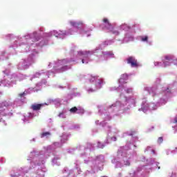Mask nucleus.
Returning a JSON list of instances; mask_svg holds the SVG:
<instances>
[{
    "label": "nucleus",
    "instance_id": "nucleus-1",
    "mask_svg": "<svg viewBox=\"0 0 177 177\" xmlns=\"http://www.w3.org/2000/svg\"><path fill=\"white\" fill-rule=\"evenodd\" d=\"M89 81L90 82H95V81H97V83H96L97 88L98 89H100V88H102V84H103V80L99 79V76L91 75Z\"/></svg>",
    "mask_w": 177,
    "mask_h": 177
},
{
    "label": "nucleus",
    "instance_id": "nucleus-2",
    "mask_svg": "<svg viewBox=\"0 0 177 177\" xmlns=\"http://www.w3.org/2000/svg\"><path fill=\"white\" fill-rule=\"evenodd\" d=\"M127 64H131V67H138L139 64H138V60L133 57H129L127 58Z\"/></svg>",
    "mask_w": 177,
    "mask_h": 177
},
{
    "label": "nucleus",
    "instance_id": "nucleus-3",
    "mask_svg": "<svg viewBox=\"0 0 177 177\" xmlns=\"http://www.w3.org/2000/svg\"><path fill=\"white\" fill-rule=\"evenodd\" d=\"M103 23L104 24L105 28L106 30H109V31H111L113 30V25L109 21V19L107 18H104L102 20Z\"/></svg>",
    "mask_w": 177,
    "mask_h": 177
},
{
    "label": "nucleus",
    "instance_id": "nucleus-4",
    "mask_svg": "<svg viewBox=\"0 0 177 177\" xmlns=\"http://www.w3.org/2000/svg\"><path fill=\"white\" fill-rule=\"evenodd\" d=\"M174 60V57L171 55H165V59H163V64H165V67L169 66V62H172Z\"/></svg>",
    "mask_w": 177,
    "mask_h": 177
},
{
    "label": "nucleus",
    "instance_id": "nucleus-5",
    "mask_svg": "<svg viewBox=\"0 0 177 177\" xmlns=\"http://www.w3.org/2000/svg\"><path fill=\"white\" fill-rule=\"evenodd\" d=\"M41 107H44V104H34L31 105L30 109H32L33 111H38L41 110Z\"/></svg>",
    "mask_w": 177,
    "mask_h": 177
},
{
    "label": "nucleus",
    "instance_id": "nucleus-6",
    "mask_svg": "<svg viewBox=\"0 0 177 177\" xmlns=\"http://www.w3.org/2000/svg\"><path fill=\"white\" fill-rule=\"evenodd\" d=\"M69 111L73 114H75V113H77V114H84V109H78L76 106L71 108Z\"/></svg>",
    "mask_w": 177,
    "mask_h": 177
},
{
    "label": "nucleus",
    "instance_id": "nucleus-7",
    "mask_svg": "<svg viewBox=\"0 0 177 177\" xmlns=\"http://www.w3.org/2000/svg\"><path fill=\"white\" fill-rule=\"evenodd\" d=\"M145 91H148L149 95H151V96H153V97H154V96H156V95H157V93L156 92V88H154L146 87Z\"/></svg>",
    "mask_w": 177,
    "mask_h": 177
},
{
    "label": "nucleus",
    "instance_id": "nucleus-8",
    "mask_svg": "<svg viewBox=\"0 0 177 177\" xmlns=\"http://www.w3.org/2000/svg\"><path fill=\"white\" fill-rule=\"evenodd\" d=\"M70 24L73 27H80L82 26V22L71 21Z\"/></svg>",
    "mask_w": 177,
    "mask_h": 177
},
{
    "label": "nucleus",
    "instance_id": "nucleus-9",
    "mask_svg": "<svg viewBox=\"0 0 177 177\" xmlns=\"http://www.w3.org/2000/svg\"><path fill=\"white\" fill-rule=\"evenodd\" d=\"M124 80H128L127 74H123L122 77L119 79V82H124Z\"/></svg>",
    "mask_w": 177,
    "mask_h": 177
},
{
    "label": "nucleus",
    "instance_id": "nucleus-10",
    "mask_svg": "<svg viewBox=\"0 0 177 177\" xmlns=\"http://www.w3.org/2000/svg\"><path fill=\"white\" fill-rule=\"evenodd\" d=\"M88 52L80 51L78 53L79 56H84V57H88Z\"/></svg>",
    "mask_w": 177,
    "mask_h": 177
},
{
    "label": "nucleus",
    "instance_id": "nucleus-11",
    "mask_svg": "<svg viewBox=\"0 0 177 177\" xmlns=\"http://www.w3.org/2000/svg\"><path fill=\"white\" fill-rule=\"evenodd\" d=\"M50 135V132L47 131L41 133V138H45V136H48Z\"/></svg>",
    "mask_w": 177,
    "mask_h": 177
},
{
    "label": "nucleus",
    "instance_id": "nucleus-12",
    "mask_svg": "<svg viewBox=\"0 0 177 177\" xmlns=\"http://www.w3.org/2000/svg\"><path fill=\"white\" fill-rule=\"evenodd\" d=\"M141 39L143 42H147V41L149 39V37H147V36L143 37L141 38Z\"/></svg>",
    "mask_w": 177,
    "mask_h": 177
},
{
    "label": "nucleus",
    "instance_id": "nucleus-13",
    "mask_svg": "<svg viewBox=\"0 0 177 177\" xmlns=\"http://www.w3.org/2000/svg\"><path fill=\"white\" fill-rule=\"evenodd\" d=\"M163 140H164L162 139V137H159L158 139V142L159 143H162Z\"/></svg>",
    "mask_w": 177,
    "mask_h": 177
},
{
    "label": "nucleus",
    "instance_id": "nucleus-14",
    "mask_svg": "<svg viewBox=\"0 0 177 177\" xmlns=\"http://www.w3.org/2000/svg\"><path fill=\"white\" fill-rule=\"evenodd\" d=\"M24 95H26V93H25V92L21 93H19V97H23V96H24Z\"/></svg>",
    "mask_w": 177,
    "mask_h": 177
},
{
    "label": "nucleus",
    "instance_id": "nucleus-15",
    "mask_svg": "<svg viewBox=\"0 0 177 177\" xmlns=\"http://www.w3.org/2000/svg\"><path fill=\"white\" fill-rule=\"evenodd\" d=\"M127 93H131L132 92V88H128L126 90Z\"/></svg>",
    "mask_w": 177,
    "mask_h": 177
},
{
    "label": "nucleus",
    "instance_id": "nucleus-16",
    "mask_svg": "<svg viewBox=\"0 0 177 177\" xmlns=\"http://www.w3.org/2000/svg\"><path fill=\"white\" fill-rule=\"evenodd\" d=\"M82 63H83V64H85V59H82Z\"/></svg>",
    "mask_w": 177,
    "mask_h": 177
},
{
    "label": "nucleus",
    "instance_id": "nucleus-17",
    "mask_svg": "<svg viewBox=\"0 0 177 177\" xmlns=\"http://www.w3.org/2000/svg\"><path fill=\"white\" fill-rule=\"evenodd\" d=\"M113 34H117V35H118L120 33L118 32H113Z\"/></svg>",
    "mask_w": 177,
    "mask_h": 177
},
{
    "label": "nucleus",
    "instance_id": "nucleus-18",
    "mask_svg": "<svg viewBox=\"0 0 177 177\" xmlns=\"http://www.w3.org/2000/svg\"><path fill=\"white\" fill-rule=\"evenodd\" d=\"M114 139H115V140H117V138L115 137Z\"/></svg>",
    "mask_w": 177,
    "mask_h": 177
},
{
    "label": "nucleus",
    "instance_id": "nucleus-19",
    "mask_svg": "<svg viewBox=\"0 0 177 177\" xmlns=\"http://www.w3.org/2000/svg\"><path fill=\"white\" fill-rule=\"evenodd\" d=\"M38 41V39H35V41Z\"/></svg>",
    "mask_w": 177,
    "mask_h": 177
},
{
    "label": "nucleus",
    "instance_id": "nucleus-20",
    "mask_svg": "<svg viewBox=\"0 0 177 177\" xmlns=\"http://www.w3.org/2000/svg\"><path fill=\"white\" fill-rule=\"evenodd\" d=\"M91 92H93V90H90Z\"/></svg>",
    "mask_w": 177,
    "mask_h": 177
},
{
    "label": "nucleus",
    "instance_id": "nucleus-21",
    "mask_svg": "<svg viewBox=\"0 0 177 177\" xmlns=\"http://www.w3.org/2000/svg\"><path fill=\"white\" fill-rule=\"evenodd\" d=\"M103 147H104V146H102V148L103 149Z\"/></svg>",
    "mask_w": 177,
    "mask_h": 177
},
{
    "label": "nucleus",
    "instance_id": "nucleus-22",
    "mask_svg": "<svg viewBox=\"0 0 177 177\" xmlns=\"http://www.w3.org/2000/svg\"><path fill=\"white\" fill-rule=\"evenodd\" d=\"M175 122H177V120H175Z\"/></svg>",
    "mask_w": 177,
    "mask_h": 177
}]
</instances>
